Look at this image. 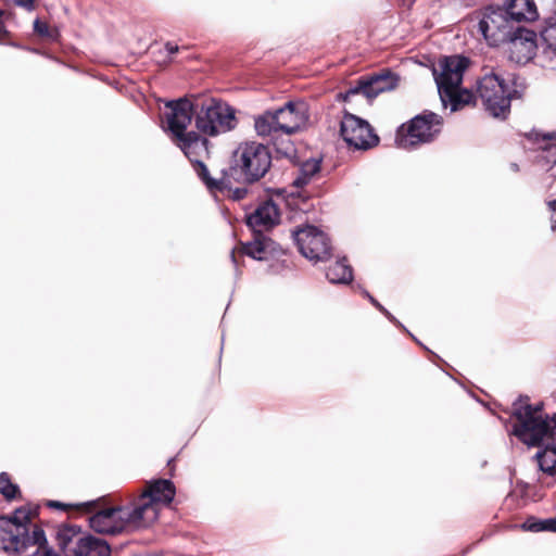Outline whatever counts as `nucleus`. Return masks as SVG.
Returning a JSON list of instances; mask_svg holds the SVG:
<instances>
[{
  "label": "nucleus",
  "instance_id": "obj_1",
  "mask_svg": "<svg viewBox=\"0 0 556 556\" xmlns=\"http://www.w3.org/2000/svg\"><path fill=\"white\" fill-rule=\"evenodd\" d=\"M176 494V488L169 479H156L147 482V488L129 503L119 506L125 528L150 527L160 514V504L169 505Z\"/></svg>",
  "mask_w": 556,
  "mask_h": 556
},
{
  "label": "nucleus",
  "instance_id": "obj_2",
  "mask_svg": "<svg viewBox=\"0 0 556 556\" xmlns=\"http://www.w3.org/2000/svg\"><path fill=\"white\" fill-rule=\"evenodd\" d=\"M245 224L253 232V240L241 242L231 250L230 257L237 271L241 265L240 258L243 256L257 261L267 260L269 248L275 245V241L265 232L270 231L278 224V204L273 199L264 201L253 213L247 215Z\"/></svg>",
  "mask_w": 556,
  "mask_h": 556
},
{
  "label": "nucleus",
  "instance_id": "obj_3",
  "mask_svg": "<svg viewBox=\"0 0 556 556\" xmlns=\"http://www.w3.org/2000/svg\"><path fill=\"white\" fill-rule=\"evenodd\" d=\"M542 409V403L532 405L528 396H519L513 403L515 424L509 433L528 446L539 447L544 439L555 438L556 414L543 415Z\"/></svg>",
  "mask_w": 556,
  "mask_h": 556
},
{
  "label": "nucleus",
  "instance_id": "obj_4",
  "mask_svg": "<svg viewBox=\"0 0 556 556\" xmlns=\"http://www.w3.org/2000/svg\"><path fill=\"white\" fill-rule=\"evenodd\" d=\"M539 16L534 0H508L506 7H489L478 22V33L488 43H496L505 38V27L531 22Z\"/></svg>",
  "mask_w": 556,
  "mask_h": 556
},
{
  "label": "nucleus",
  "instance_id": "obj_5",
  "mask_svg": "<svg viewBox=\"0 0 556 556\" xmlns=\"http://www.w3.org/2000/svg\"><path fill=\"white\" fill-rule=\"evenodd\" d=\"M269 147L263 142L247 141L233 151L225 176L239 184L251 185L263 178L271 166Z\"/></svg>",
  "mask_w": 556,
  "mask_h": 556
},
{
  "label": "nucleus",
  "instance_id": "obj_6",
  "mask_svg": "<svg viewBox=\"0 0 556 556\" xmlns=\"http://www.w3.org/2000/svg\"><path fill=\"white\" fill-rule=\"evenodd\" d=\"M165 106L169 110L166 113L167 129L179 141L178 147L184 154L189 160H192L193 154H200L201 152L207 154L208 139L197 131H187V127L198 111L192 102L186 98H179L167 101Z\"/></svg>",
  "mask_w": 556,
  "mask_h": 556
},
{
  "label": "nucleus",
  "instance_id": "obj_7",
  "mask_svg": "<svg viewBox=\"0 0 556 556\" xmlns=\"http://www.w3.org/2000/svg\"><path fill=\"white\" fill-rule=\"evenodd\" d=\"M56 545L63 556H112L110 544L76 525L62 523L55 529Z\"/></svg>",
  "mask_w": 556,
  "mask_h": 556
},
{
  "label": "nucleus",
  "instance_id": "obj_8",
  "mask_svg": "<svg viewBox=\"0 0 556 556\" xmlns=\"http://www.w3.org/2000/svg\"><path fill=\"white\" fill-rule=\"evenodd\" d=\"M194 123L201 134L210 137L231 131L238 124L236 109L223 100L212 98L195 112Z\"/></svg>",
  "mask_w": 556,
  "mask_h": 556
},
{
  "label": "nucleus",
  "instance_id": "obj_9",
  "mask_svg": "<svg viewBox=\"0 0 556 556\" xmlns=\"http://www.w3.org/2000/svg\"><path fill=\"white\" fill-rule=\"evenodd\" d=\"M477 92L490 115L503 118L509 113L511 99L519 97L516 88L510 90L507 80L494 73L479 79Z\"/></svg>",
  "mask_w": 556,
  "mask_h": 556
},
{
  "label": "nucleus",
  "instance_id": "obj_10",
  "mask_svg": "<svg viewBox=\"0 0 556 556\" xmlns=\"http://www.w3.org/2000/svg\"><path fill=\"white\" fill-rule=\"evenodd\" d=\"M442 126V116L425 111L397 129L396 144L403 149H414L419 144L432 142L441 132Z\"/></svg>",
  "mask_w": 556,
  "mask_h": 556
},
{
  "label": "nucleus",
  "instance_id": "obj_11",
  "mask_svg": "<svg viewBox=\"0 0 556 556\" xmlns=\"http://www.w3.org/2000/svg\"><path fill=\"white\" fill-rule=\"evenodd\" d=\"M299 252L313 264L327 262L333 255L332 245L325 232L315 226H305L292 231Z\"/></svg>",
  "mask_w": 556,
  "mask_h": 556
},
{
  "label": "nucleus",
  "instance_id": "obj_12",
  "mask_svg": "<svg viewBox=\"0 0 556 556\" xmlns=\"http://www.w3.org/2000/svg\"><path fill=\"white\" fill-rule=\"evenodd\" d=\"M505 38L496 43H489L491 47L501 45L507 46V51L511 61L516 63H528L536 52V34L520 25H508L505 27Z\"/></svg>",
  "mask_w": 556,
  "mask_h": 556
},
{
  "label": "nucleus",
  "instance_id": "obj_13",
  "mask_svg": "<svg viewBox=\"0 0 556 556\" xmlns=\"http://www.w3.org/2000/svg\"><path fill=\"white\" fill-rule=\"evenodd\" d=\"M340 135L349 147L357 150L371 149L379 142V137L367 121L348 112L341 119Z\"/></svg>",
  "mask_w": 556,
  "mask_h": 556
},
{
  "label": "nucleus",
  "instance_id": "obj_14",
  "mask_svg": "<svg viewBox=\"0 0 556 556\" xmlns=\"http://www.w3.org/2000/svg\"><path fill=\"white\" fill-rule=\"evenodd\" d=\"M31 511L25 507L16 508L12 516H0V547L10 553L23 545L22 534H26Z\"/></svg>",
  "mask_w": 556,
  "mask_h": 556
},
{
  "label": "nucleus",
  "instance_id": "obj_15",
  "mask_svg": "<svg viewBox=\"0 0 556 556\" xmlns=\"http://www.w3.org/2000/svg\"><path fill=\"white\" fill-rule=\"evenodd\" d=\"M469 63L468 58L459 54L440 58L432 70L438 92H443L445 97H450L446 88L462 86L464 73Z\"/></svg>",
  "mask_w": 556,
  "mask_h": 556
},
{
  "label": "nucleus",
  "instance_id": "obj_16",
  "mask_svg": "<svg viewBox=\"0 0 556 556\" xmlns=\"http://www.w3.org/2000/svg\"><path fill=\"white\" fill-rule=\"evenodd\" d=\"M399 78L390 71H383L379 74L361 77L356 85L349 88L345 92L339 93V98L346 101L350 97L362 93L368 99L376 98L384 91L396 87Z\"/></svg>",
  "mask_w": 556,
  "mask_h": 556
},
{
  "label": "nucleus",
  "instance_id": "obj_17",
  "mask_svg": "<svg viewBox=\"0 0 556 556\" xmlns=\"http://www.w3.org/2000/svg\"><path fill=\"white\" fill-rule=\"evenodd\" d=\"M308 118V104L303 98L288 99L280 105V132L295 134L306 126Z\"/></svg>",
  "mask_w": 556,
  "mask_h": 556
},
{
  "label": "nucleus",
  "instance_id": "obj_18",
  "mask_svg": "<svg viewBox=\"0 0 556 556\" xmlns=\"http://www.w3.org/2000/svg\"><path fill=\"white\" fill-rule=\"evenodd\" d=\"M119 513V506H112L97 510L88 517L92 531L99 534L116 535L124 531L125 525Z\"/></svg>",
  "mask_w": 556,
  "mask_h": 556
},
{
  "label": "nucleus",
  "instance_id": "obj_19",
  "mask_svg": "<svg viewBox=\"0 0 556 556\" xmlns=\"http://www.w3.org/2000/svg\"><path fill=\"white\" fill-rule=\"evenodd\" d=\"M254 129L256 135L264 140H268L278 151L276 147V138L278 137V109L267 110L264 113L254 116Z\"/></svg>",
  "mask_w": 556,
  "mask_h": 556
},
{
  "label": "nucleus",
  "instance_id": "obj_20",
  "mask_svg": "<svg viewBox=\"0 0 556 556\" xmlns=\"http://www.w3.org/2000/svg\"><path fill=\"white\" fill-rule=\"evenodd\" d=\"M539 144L541 162L551 177L556 178V132L533 134Z\"/></svg>",
  "mask_w": 556,
  "mask_h": 556
},
{
  "label": "nucleus",
  "instance_id": "obj_21",
  "mask_svg": "<svg viewBox=\"0 0 556 556\" xmlns=\"http://www.w3.org/2000/svg\"><path fill=\"white\" fill-rule=\"evenodd\" d=\"M293 165L298 168L296 176L292 179L291 184L295 188H303L309 182L312 177L320 170L321 159L309 157L301 160L299 157V163Z\"/></svg>",
  "mask_w": 556,
  "mask_h": 556
},
{
  "label": "nucleus",
  "instance_id": "obj_22",
  "mask_svg": "<svg viewBox=\"0 0 556 556\" xmlns=\"http://www.w3.org/2000/svg\"><path fill=\"white\" fill-rule=\"evenodd\" d=\"M446 91L450 97H445L443 92H439V96L444 108L451 106V112L459 111L473 101V93L462 86L446 88Z\"/></svg>",
  "mask_w": 556,
  "mask_h": 556
},
{
  "label": "nucleus",
  "instance_id": "obj_23",
  "mask_svg": "<svg viewBox=\"0 0 556 556\" xmlns=\"http://www.w3.org/2000/svg\"><path fill=\"white\" fill-rule=\"evenodd\" d=\"M539 469L549 476H556V444L548 443L542 446L534 455Z\"/></svg>",
  "mask_w": 556,
  "mask_h": 556
},
{
  "label": "nucleus",
  "instance_id": "obj_24",
  "mask_svg": "<svg viewBox=\"0 0 556 556\" xmlns=\"http://www.w3.org/2000/svg\"><path fill=\"white\" fill-rule=\"evenodd\" d=\"M326 278L330 283H350L353 279V270L346 263V258L338 260L326 270Z\"/></svg>",
  "mask_w": 556,
  "mask_h": 556
},
{
  "label": "nucleus",
  "instance_id": "obj_25",
  "mask_svg": "<svg viewBox=\"0 0 556 556\" xmlns=\"http://www.w3.org/2000/svg\"><path fill=\"white\" fill-rule=\"evenodd\" d=\"M202 153L203 152L193 154L192 160H190L193 164L194 172L210 191H222L225 187L224 180L213 178L210 175L207 166L202 161L194 159V156L201 155Z\"/></svg>",
  "mask_w": 556,
  "mask_h": 556
},
{
  "label": "nucleus",
  "instance_id": "obj_26",
  "mask_svg": "<svg viewBox=\"0 0 556 556\" xmlns=\"http://www.w3.org/2000/svg\"><path fill=\"white\" fill-rule=\"evenodd\" d=\"M22 539H23V545L18 546V551H11L10 553H22L30 545L39 546V548L36 552L49 549L46 546L47 538H46L45 531L40 527H36L33 530L31 534L28 533V528H26V534H22Z\"/></svg>",
  "mask_w": 556,
  "mask_h": 556
},
{
  "label": "nucleus",
  "instance_id": "obj_27",
  "mask_svg": "<svg viewBox=\"0 0 556 556\" xmlns=\"http://www.w3.org/2000/svg\"><path fill=\"white\" fill-rule=\"evenodd\" d=\"M522 529L530 532H556V518L536 519L530 517L523 522Z\"/></svg>",
  "mask_w": 556,
  "mask_h": 556
},
{
  "label": "nucleus",
  "instance_id": "obj_28",
  "mask_svg": "<svg viewBox=\"0 0 556 556\" xmlns=\"http://www.w3.org/2000/svg\"><path fill=\"white\" fill-rule=\"evenodd\" d=\"M541 38L548 49L556 52V16L547 20L546 25L541 30Z\"/></svg>",
  "mask_w": 556,
  "mask_h": 556
},
{
  "label": "nucleus",
  "instance_id": "obj_29",
  "mask_svg": "<svg viewBox=\"0 0 556 556\" xmlns=\"http://www.w3.org/2000/svg\"><path fill=\"white\" fill-rule=\"evenodd\" d=\"M0 493L7 500H13L20 493V488L17 484L12 483L9 473L1 472L0 473Z\"/></svg>",
  "mask_w": 556,
  "mask_h": 556
},
{
  "label": "nucleus",
  "instance_id": "obj_30",
  "mask_svg": "<svg viewBox=\"0 0 556 556\" xmlns=\"http://www.w3.org/2000/svg\"><path fill=\"white\" fill-rule=\"evenodd\" d=\"M298 151L294 148L293 142L291 140H282L280 139V161L285 159L289 163L298 164L299 163Z\"/></svg>",
  "mask_w": 556,
  "mask_h": 556
},
{
  "label": "nucleus",
  "instance_id": "obj_31",
  "mask_svg": "<svg viewBox=\"0 0 556 556\" xmlns=\"http://www.w3.org/2000/svg\"><path fill=\"white\" fill-rule=\"evenodd\" d=\"M8 4L20 7L27 12L35 10V0H5Z\"/></svg>",
  "mask_w": 556,
  "mask_h": 556
},
{
  "label": "nucleus",
  "instance_id": "obj_32",
  "mask_svg": "<svg viewBox=\"0 0 556 556\" xmlns=\"http://www.w3.org/2000/svg\"><path fill=\"white\" fill-rule=\"evenodd\" d=\"M34 30H35V33L39 34L40 36L49 35L48 25L46 23L41 22L39 18H36L34 21Z\"/></svg>",
  "mask_w": 556,
  "mask_h": 556
},
{
  "label": "nucleus",
  "instance_id": "obj_33",
  "mask_svg": "<svg viewBox=\"0 0 556 556\" xmlns=\"http://www.w3.org/2000/svg\"><path fill=\"white\" fill-rule=\"evenodd\" d=\"M548 211L551 213L549 219H551V229L553 231H556V200L549 201L547 203Z\"/></svg>",
  "mask_w": 556,
  "mask_h": 556
},
{
  "label": "nucleus",
  "instance_id": "obj_34",
  "mask_svg": "<svg viewBox=\"0 0 556 556\" xmlns=\"http://www.w3.org/2000/svg\"><path fill=\"white\" fill-rule=\"evenodd\" d=\"M248 194V189L244 188V187H241V188H236L233 191H232V195L231 198L236 201H239V200H242L247 197Z\"/></svg>",
  "mask_w": 556,
  "mask_h": 556
},
{
  "label": "nucleus",
  "instance_id": "obj_35",
  "mask_svg": "<svg viewBox=\"0 0 556 556\" xmlns=\"http://www.w3.org/2000/svg\"><path fill=\"white\" fill-rule=\"evenodd\" d=\"M381 313L392 323L394 324L396 327L399 328H402L404 329L405 331H407L405 329V327L401 324L400 320H397L386 307H383V309L381 311Z\"/></svg>",
  "mask_w": 556,
  "mask_h": 556
},
{
  "label": "nucleus",
  "instance_id": "obj_36",
  "mask_svg": "<svg viewBox=\"0 0 556 556\" xmlns=\"http://www.w3.org/2000/svg\"><path fill=\"white\" fill-rule=\"evenodd\" d=\"M76 506L83 507L86 511L90 513L97 506V501L84 502V503L77 504Z\"/></svg>",
  "mask_w": 556,
  "mask_h": 556
},
{
  "label": "nucleus",
  "instance_id": "obj_37",
  "mask_svg": "<svg viewBox=\"0 0 556 556\" xmlns=\"http://www.w3.org/2000/svg\"><path fill=\"white\" fill-rule=\"evenodd\" d=\"M364 294L379 312L383 309L384 306L380 304L371 294H369L367 291H365Z\"/></svg>",
  "mask_w": 556,
  "mask_h": 556
},
{
  "label": "nucleus",
  "instance_id": "obj_38",
  "mask_svg": "<svg viewBox=\"0 0 556 556\" xmlns=\"http://www.w3.org/2000/svg\"><path fill=\"white\" fill-rule=\"evenodd\" d=\"M165 50L167 51L168 54H175L178 52L179 47L173 42H166Z\"/></svg>",
  "mask_w": 556,
  "mask_h": 556
},
{
  "label": "nucleus",
  "instance_id": "obj_39",
  "mask_svg": "<svg viewBox=\"0 0 556 556\" xmlns=\"http://www.w3.org/2000/svg\"><path fill=\"white\" fill-rule=\"evenodd\" d=\"M5 14L4 11L0 10V18ZM9 36V31L5 26L0 22V39Z\"/></svg>",
  "mask_w": 556,
  "mask_h": 556
},
{
  "label": "nucleus",
  "instance_id": "obj_40",
  "mask_svg": "<svg viewBox=\"0 0 556 556\" xmlns=\"http://www.w3.org/2000/svg\"><path fill=\"white\" fill-rule=\"evenodd\" d=\"M48 506L59 508V509H65L66 504H64L62 502H58V501H50L48 503Z\"/></svg>",
  "mask_w": 556,
  "mask_h": 556
},
{
  "label": "nucleus",
  "instance_id": "obj_41",
  "mask_svg": "<svg viewBox=\"0 0 556 556\" xmlns=\"http://www.w3.org/2000/svg\"><path fill=\"white\" fill-rule=\"evenodd\" d=\"M279 194H280V198H285L286 197L285 195V190L280 189Z\"/></svg>",
  "mask_w": 556,
  "mask_h": 556
},
{
  "label": "nucleus",
  "instance_id": "obj_42",
  "mask_svg": "<svg viewBox=\"0 0 556 556\" xmlns=\"http://www.w3.org/2000/svg\"><path fill=\"white\" fill-rule=\"evenodd\" d=\"M509 81H513V84L516 85V79L515 78L509 79Z\"/></svg>",
  "mask_w": 556,
  "mask_h": 556
},
{
  "label": "nucleus",
  "instance_id": "obj_43",
  "mask_svg": "<svg viewBox=\"0 0 556 556\" xmlns=\"http://www.w3.org/2000/svg\"><path fill=\"white\" fill-rule=\"evenodd\" d=\"M273 193L278 195V190L273 189Z\"/></svg>",
  "mask_w": 556,
  "mask_h": 556
}]
</instances>
